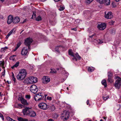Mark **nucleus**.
<instances>
[{"label":"nucleus","instance_id":"nucleus-1","mask_svg":"<svg viewBox=\"0 0 121 121\" xmlns=\"http://www.w3.org/2000/svg\"><path fill=\"white\" fill-rule=\"evenodd\" d=\"M32 40L30 38H28L25 40V44L26 47L23 48L21 52V54L23 56L26 55L28 52V49H30V44L32 42Z\"/></svg>","mask_w":121,"mask_h":121},{"label":"nucleus","instance_id":"nucleus-2","mask_svg":"<svg viewBox=\"0 0 121 121\" xmlns=\"http://www.w3.org/2000/svg\"><path fill=\"white\" fill-rule=\"evenodd\" d=\"M26 70L22 69L20 71L19 73L17 76V78L19 80H22L26 77Z\"/></svg>","mask_w":121,"mask_h":121},{"label":"nucleus","instance_id":"nucleus-3","mask_svg":"<svg viewBox=\"0 0 121 121\" xmlns=\"http://www.w3.org/2000/svg\"><path fill=\"white\" fill-rule=\"evenodd\" d=\"M44 96L42 93H39L35 95L34 97L35 100L36 101H40L43 99Z\"/></svg>","mask_w":121,"mask_h":121},{"label":"nucleus","instance_id":"nucleus-4","mask_svg":"<svg viewBox=\"0 0 121 121\" xmlns=\"http://www.w3.org/2000/svg\"><path fill=\"white\" fill-rule=\"evenodd\" d=\"M116 79L117 80L115 82L114 86L116 88L119 89L121 86V79L119 77H117Z\"/></svg>","mask_w":121,"mask_h":121},{"label":"nucleus","instance_id":"nucleus-5","mask_svg":"<svg viewBox=\"0 0 121 121\" xmlns=\"http://www.w3.org/2000/svg\"><path fill=\"white\" fill-rule=\"evenodd\" d=\"M30 90L33 93L35 94L38 91V89L36 86L33 84L30 87Z\"/></svg>","mask_w":121,"mask_h":121},{"label":"nucleus","instance_id":"nucleus-6","mask_svg":"<svg viewBox=\"0 0 121 121\" xmlns=\"http://www.w3.org/2000/svg\"><path fill=\"white\" fill-rule=\"evenodd\" d=\"M39 107L43 110H46L47 109V105L45 103H42L39 104L38 105Z\"/></svg>","mask_w":121,"mask_h":121},{"label":"nucleus","instance_id":"nucleus-7","mask_svg":"<svg viewBox=\"0 0 121 121\" xmlns=\"http://www.w3.org/2000/svg\"><path fill=\"white\" fill-rule=\"evenodd\" d=\"M30 109L29 107H26L23 110V113L24 115H28Z\"/></svg>","mask_w":121,"mask_h":121},{"label":"nucleus","instance_id":"nucleus-8","mask_svg":"<svg viewBox=\"0 0 121 121\" xmlns=\"http://www.w3.org/2000/svg\"><path fill=\"white\" fill-rule=\"evenodd\" d=\"M97 1L101 4L105 3L107 5H109L110 3V0H96Z\"/></svg>","mask_w":121,"mask_h":121},{"label":"nucleus","instance_id":"nucleus-9","mask_svg":"<svg viewBox=\"0 0 121 121\" xmlns=\"http://www.w3.org/2000/svg\"><path fill=\"white\" fill-rule=\"evenodd\" d=\"M18 99L21 101L22 103L25 105L27 106L28 105V103L27 102V100L23 98L22 97H19Z\"/></svg>","mask_w":121,"mask_h":121},{"label":"nucleus","instance_id":"nucleus-10","mask_svg":"<svg viewBox=\"0 0 121 121\" xmlns=\"http://www.w3.org/2000/svg\"><path fill=\"white\" fill-rule=\"evenodd\" d=\"M113 16L112 13L111 12H108L107 13H105V17L108 19H111L112 18Z\"/></svg>","mask_w":121,"mask_h":121},{"label":"nucleus","instance_id":"nucleus-11","mask_svg":"<svg viewBox=\"0 0 121 121\" xmlns=\"http://www.w3.org/2000/svg\"><path fill=\"white\" fill-rule=\"evenodd\" d=\"M30 81L29 82L30 84H32L36 82L37 81V78L31 76L30 77Z\"/></svg>","mask_w":121,"mask_h":121},{"label":"nucleus","instance_id":"nucleus-12","mask_svg":"<svg viewBox=\"0 0 121 121\" xmlns=\"http://www.w3.org/2000/svg\"><path fill=\"white\" fill-rule=\"evenodd\" d=\"M106 25L104 23H102L99 24L97 26L98 28L100 30H103L106 27Z\"/></svg>","mask_w":121,"mask_h":121},{"label":"nucleus","instance_id":"nucleus-13","mask_svg":"<svg viewBox=\"0 0 121 121\" xmlns=\"http://www.w3.org/2000/svg\"><path fill=\"white\" fill-rule=\"evenodd\" d=\"M13 17L12 15H10L9 16L7 21V23L9 24L12 22H13Z\"/></svg>","mask_w":121,"mask_h":121},{"label":"nucleus","instance_id":"nucleus-14","mask_svg":"<svg viewBox=\"0 0 121 121\" xmlns=\"http://www.w3.org/2000/svg\"><path fill=\"white\" fill-rule=\"evenodd\" d=\"M43 82L45 84H46L49 82L50 81V79L47 76L44 77L43 78Z\"/></svg>","mask_w":121,"mask_h":121},{"label":"nucleus","instance_id":"nucleus-15","mask_svg":"<svg viewBox=\"0 0 121 121\" xmlns=\"http://www.w3.org/2000/svg\"><path fill=\"white\" fill-rule=\"evenodd\" d=\"M69 55H71V56H73V57L74 58L72 59L73 60H74L75 61H77V59H76L75 58V57L74 56V53L72 52L71 50L69 49Z\"/></svg>","mask_w":121,"mask_h":121},{"label":"nucleus","instance_id":"nucleus-16","mask_svg":"<svg viewBox=\"0 0 121 121\" xmlns=\"http://www.w3.org/2000/svg\"><path fill=\"white\" fill-rule=\"evenodd\" d=\"M36 115V114L35 112L34 111L30 110L28 116L31 117H34Z\"/></svg>","mask_w":121,"mask_h":121},{"label":"nucleus","instance_id":"nucleus-17","mask_svg":"<svg viewBox=\"0 0 121 121\" xmlns=\"http://www.w3.org/2000/svg\"><path fill=\"white\" fill-rule=\"evenodd\" d=\"M90 37L92 38L93 37V39L95 40V42L99 44V41H98V40H99V39H97L96 40L95 39V38L96 37V36L95 34H94L92 35H89Z\"/></svg>","mask_w":121,"mask_h":121},{"label":"nucleus","instance_id":"nucleus-18","mask_svg":"<svg viewBox=\"0 0 121 121\" xmlns=\"http://www.w3.org/2000/svg\"><path fill=\"white\" fill-rule=\"evenodd\" d=\"M20 20L19 17H14L13 19V23L16 24L18 23L20 21Z\"/></svg>","mask_w":121,"mask_h":121},{"label":"nucleus","instance_id":"nucleus-19","mask_svg":"<svg viewBox=\"0 0 121 121\" xmlns=\"http://www.w3.org/2000/svg\"><path fill=\"white\" fill-rule=\"evenodd\" d=\"M63 117H64L65 119L67 120L69 117V113L68 112H65V114H64V116H62Z\"/></svg>","mask_w":121,"mask_h":121},{"label":"nucleus","instance_id":"nucleus-20","mask_svg":"<svg viewBox=\"0 0 121 121\" xmlns=\"http://www.w3.org/2000/svg\"><path fill=\"white\" fill-rule=\"evenodd\" d=\"M18 119L19 121H28L27 119L23 118L21 117L19 118Z\"/></svg>","mask_w":121,"mask_h":121},{"label":"nucleus","instance_id":"nucleus-21","mask_svg":"<svg viewBox=\"0 0 121 121\" xmlns=\"http://www.w3.org/2000/svg\"><path fill=\"white\" fill-rule=\"evenodd\" d=\"M101 83L105 87H106L107 85L105 80L104 79L102 81Z\"/></svg>","mask_w":121,"mask_h":121},{"label":"nucleus","instance_id":"nucleus-22","mask_svg":"<svg viewBox=\"0 0 121 121\" xmlns=\"http://www.w3.org/2000/svg\"><path fill=\"white\" fill-rule=\"evenodd\" d=\"M19 62H16L15 64L11 67V68L13 69L15 67H17L19 66Z\"/></svg>","mask_w":121,"mask_h":121},{"label":"nucleus","instance_id":"nucleus-23","mask_svg":"<svg viewBox=\"0 0 121 121\" xmlns=\"http://www.w3.org/2000/svg\"><path fill=\"white\" fill-rule=\"evenodd\" d=\"M113 74L111 72H109L108 73V77L112 78Z\"/></svg>","mask_w":121,"mask_h":121},{"label":"nucleus","instance_id":"nucleus-24","mask_svg":"<svg viewBox=\"0 0 121 121\" xmlns=\"http://www.w3.org/2000/svg\"><path fill=\"white\" fill-rule=\"evenodd\" d=\"M112 78L108 77V81L109 82L112 83L113 82Z\"/></svg>","mask_w":121,"mask_h":121},{"label":"nucleus","instance_id":"nucleus-25","mask_svg":"<svg viewBox=\"0 0 121 121\" xmlns=\"http://www.w3.org/2000/svg\"><path fill=\"white\" fill-rule=\"evenodd\" d=\"M42 20L41 17L40 16H38L36 18V20L37 21H41Z\"/></svg>","mask_w":121,"mask_h":121},{"label":"nucleus","instance_id":"nucleus-26","mask_svg":"<svg viewBox=\"0 0 121 121\" xmlns=\"http://www.w3.org/2000/svg\"><path fill=\"white\" fill-rule=\"evenodd\" d=\"M25 82H26L27 83H29V84H30V83L29 82L30 81V77L26 78L25 79Z\"/></svg>","mask_w":121,"mask_h":121},{"label":"nucleus","instance_id":"nucleus-27","mask_svg":"<svg viewBox=\"0 0 121 121\" xmlns=\"http://www.w3.org/2000/svg\"><path fill=\"white\" fill-rule=\"evenodd\" d=\"M8 48L6 47H5L4 48H1V51L2 52H4L5 51V50Z\"/></svg>","mask_w":121,"mask_h":121},{"label":"nucleus","instance_id":"nucleus-28","mask_svg":"<svg viewBox=\"0 0 121 121\" xmlns=\"http://www.w3.org/2000/svg\"><path fill=\"white\" fill-rule=\"evenodd\" d=\"M51 71L50 73H56V71L54 69H51Z\"/></svg>","mask_w":121,"mask_h":121},{"label":"nucleus","instance_id":"nucleus-29","mask_svg":"<svg viewBox=\"0 0 121 121\" xmlns=\"http://www.w3.org/2000/svg\"><path fill=\"white\" fill-rule=\"evenodd\" d=\"M74 56L75 57V58L77 59L76 57H77V58H78V59H80L81 58V57L79 55H78V53H76L75 54V55H74Z\"/></svg>","mask_w":121,"mask_h":121},{"label":"nucleus","instance_id":"nucleus-30","mask_svg":"<svg viewBox=\"0 0 121 121\" xmlns=\"http://www.w3.org/2000/svg\"><path fill=\"white\" fill-rule=\"evenodd\" d=\"M109 96L108 95L107 96H105V95L103 96V99L105 100H106L108 98H109Z\"/></svg>","mask_w":121,"mask_h":121},{"label":"nucleus","instance_id":"nucleus-31","mask_svg":"<svg viewBox=\"0 0 121 121\" xmlns=\"http://www.w3.org/2000/svg\"><path fill=\"white\" fill-rule=\"evenodd\" d=\"M50 110L52 111H54L55 109V106L54 105H52L50 107Z\"/></svg>","mask_w":121,"mask_h":121},{"label":"nucleus","instance_id":"nucleus-32","mask_svg":"<svg viewBox=\"0 0 121 121\" xmlns=\"http://www.w3.org/2000/svg\"><path fill=\"white\" fill-rule=\"evenodd\" d=\"M36 15L35 14V12H33V14L32 15V17H31V18L33 19L36 17Z\"/></svg>","mask_w":121,"mask_h":121},{"label":"nucleus","instance_id":"nucleus-33","mask_svg":"<svg viewBox=\"0 0 121 121\" xmlns=\"http://www.w3.org/2000/svg\"><path fill=\"white\" fill-rule=\"evenodd\" d=\"M93 0H86V2L87 4H89L91 3Z\"/></svg>","mask_w":121,"mask_h":121},{"label":"nucleus","instance_id":"nucleus-34","mask_svg":"<svg viewBox=\"0 0 121 121\" xmlns=\"http://www.w3.org/2000/svg\"><path fill=\"white\" fill-rule=\"evenodd\" d=\"M7 119L8 121H15L9 117H7Z\"/></svg>","mask_w":121,"mask_h":121},{"label":"nucleus","instance_id":"nucleus-35","mask_svg":"<svg viewBox=\"0 0 121 121\" xmlns=\"http://www.w3.org/2000/svg\"><path fill=\"white\" fill-rule=\"evenodd\" d=\"M58 115L56 114H54L52 115V117L54 118H56L58 117Z\"/></svg>","mask_w":121,"mask_h":121},{"label":"nucleus","instance_id":"nucleus-36","mask_svg":"<svg viewBox=\"0 0 121 121\" xmlns=\"http://www.w3.org/2000/svg\"><path fill=\"white\" fill-rule=\"evenodd\" d=\"M65 9V7L63 6H60V8L59 9H58L60 11L63 10Z\"/></svg>","mask_w":121,"mask_h":121},{"label":"nucleus","instance_id":"nucleus-37","mask_svg":"<svg viewBox=\"0 0 121 121\" xmlns=\"http://www.w3.org/2000/svg\"><path fill=\"white\" fill-rule=\"evenodd\" d=\"M60 48V47L59 46H57L55 48V50L58 52H59V48Z\"/></svg>","mask_w":121,"mask_h":121},{"label":"nucleus","instance_id":"nucleus-38","mask_svg":"<svg viewBox=\"0 0 121 121\" xmlns=\"http://www.w3.org/2000/svg\"><path fill=\"white\" fill-rule=\"evenodd\" d=\"M25 97L27 99H29L30 98V95H26Z\"/></svg>","mask_w":121,"mask_h":121},{"label":"nucleus","instance_id":"nucleus-39","mask_svg":"<svg viewBox=\"0 0 121 121\" xmlns=\"http://www.w3.org/2000/svg\"><path fill=\"white\" fill-rule=\"evenodd\" d=\"M88 70L89 71L92 72L93 71V69L91 67H89L88 68Z\"/></svg>","mask_w":121,"mask_h":121},{"label":"nucleus","instance_id":"nucleus-40","mask_svg":"<svg viewBox=\"0 0 121 121\" xmlns=\"http://www.w3.org/2000/svg\"><path fill=\"white\" fill-rule=\"evenodd\" d=\"M0 117H1V118H2V119L3 120H4V117L3 115L0 113Z\"/></svg>","mask_w":121,"mask_h":121},{"label":"nucleus","instance_id":"nucleus-41","mask_svg":"<svg viewBox=\"0 0 121 121\" xmlns=\"http://www.w3.org/2000/svg\"><path fill=\"white\" fill-rule=\"evenodd\" d=\"M47 99L49 100H51L52 99V98L51 97H50L48 96L47 97Z\"/></svg>","mask_w":121,"mask_h":121},{"label":"nucleus","instance_id":"nucleus-42","mask_svg":"<svg viewBox=\"0 0 121 121\" xmlns=\"http://www.w3.org/2000/svg\"><path fill=\"white\" fill-rule=\"evenodd\" d=\"M114 22V21H112L111 22H109V23L110 25H112L113 24Z\"/></svg>","mask_w":121,"mask_h":121},{"label":"nucleus","instance_id":"nucleus-43","mask_svg":"<svg viewBox=\"0 0 121 121\" xmlns=\"http://www.w3.org/2000/svg\"><path fill=\"white\" fill-rule=\"evenodd\" d=\"M115 32V30L114 29H113L112 30V34L113 33H114Z\"/></svg>","mask_w":121,"mask_h":121},{"label":"nucleus","instance_id":"nucleus-44","mask_svg":"<svg viewBox=\"0 0 121 121\" xmlns=\"http://www.w3.org/2000/svg\"><path fill=\"white\" fill-rule=\"evenodd\" d=\"M13 30H14V29H13L9 33L11 34L13 33Z\"/></svg>","mask_w":121,"mask_h":121},{"label":"nucleus","instance_id":"nucleus-45","mask_svg":"<svg viewBox=\"0 0 121 121\" xmlns=\"http://www.w3.org/2000/svg\"><path fill=\"white\" fill-rule=\"evenodd\" d=\"M27 20L26 19H25L24 20V21L22 22V23H24L25 22H26L27 21Z\"/></svg>","mask_w":121,"mask_h":121},{"label":"nucleus","instance_id":"nucleus-46","mask_svg":"<svg viewBox=\"0 0 121 121\" xmlns=\"http://www.w3.org/2000/svg\"><path fill=\"white\" fill-rule=\"evenodd\" d=\"M12 79L14 81V82H16V78L14 77L13 78H12Z\"/></svg>","mask_w":121,"mask_h":121},{"label":"nucleus","instance_id":"nucleus-47","mask_svg":"<svg viewBox=\"0 0 121 121\" xmlns=\"http://www.w3.org/2000/svg\"><path fill=\"white\" fill-rule=\"evenodd\" d=\"M21 44V43L20 42H19L17 44V46H18V47H19L20 45Z\"/></svg>","mask_w":121,"mask_h":121},{"label":"nucleus","instance_id":"nucleus-48","mask_svg":"<svg viewBox=\"0 0 121 121\" xmlns=\"http://www.w3.org/2000/svg\"><path fill=\"white\" fill-rule=\"evenodd\" d=\"M98 41H99V44H101L102 43H103V42L101 41L100 40H98Z\"/></svg>","mask_w":121,"mask_h":121},{"label":"nucleus","instance_id":"nucleus-49","mask_svg":"<svg viewBox=\"0 0 121 121\" xmlns=\"http://www.w3.org/2000/svg\"><path fill=\"white\" fill-rule=\"evenodd\" d=\"M18 106L19 107H20L21 108H22V107L23 106V105H22L21 104H18Z\"/></svg>","mask_w":121,"mask_h":121},{"label":"nucleus","instance_id":"nucleus-50","mask_svg":"<svg viewBox=\"0 0 121 121\" xmlns=\"http://www.w3.org/2000/svg\"><path fill=\"white\" fill-rule=\"evenodd\" d=\"M72 30H75V31H76L77 30V29L76 28H73L72 29Z\"/></svg>","mask_w":121,"mask_h":121},{"label":"nucleus","instance_id":"nucleus-51","mask_svg":"<svg viewBox=\"0 0 121 121\" xmlns=\"http://www.w3.org/2000/svg\"><path fill=\"white\" fill-rule=\"evenodd\" d=\"M12 78L14 77H14V74L13 72L12 73Z\"/></svg>","mask_w":121,"mask_h":121},{"label":"nucleus","instance_id":"nucleus-52","mask_svg":"<svg viewBox=\"0 0 121 121\" xmlns=\"http://www.w3.org/2000/svg\"><path fill=\"white\" fill-rule=\"evenodd\" d=\"M89 103V100H88L86 102V103L87 105H88Z\"/></svg>","mask_w":121,"mask_h":121},{"label":"nucleus","instance_id":"nucleus-53","mask_svg":"<svg viewBox=\"0 0 121 121\" xmlns=\"http://www.w3.org/2000/svg\"><path fill=\"white\" fill-rule=\"evenodd\" d=\"M7 82L8 83V84H10L11 83V82L10 81L9 82L8 81H7Z\"/></svg>","mask_w":121,"mask_h":121},{"label":"nucleus","instance_id":"nucleus-54","mask_svg":"<svg viewBox=\"0 0 121 121\" xmlns=\"http://www.w3.org/2000/svg\"><path fill=\"white\" fill-rule=\"evenodd\" d=\"M48 121H53L52 120V119H49V120H48Z\"/></svg>","mask_w":121,"mask_h":121},{"label":"nucleus","instance_id":"nucleus-55","mask_svg":"<svg viewBox=\"0 0 121 121\" xmlns=\"http://www.w3.org/2000/svg\"><path fill=\"white\" fill-rule=\"evenodd\" d=\"M0 18L1 19H3V17L2 16H0Z\"/></svg>","mask_w":121,"mask_h":121},{"label":"nucleus","instance_id":"nucleus-56","mask_svg":"<svg viewBox=\"0 0 121 121\" xmlns=\"http://www.w3.org/2000/svg\"><path fill=\"white\" fill-rule=\"evenodd\" d=\"M3 62L2 61H0V65H1L3 63Z\"/></svg>","mask_w":121,"mask_h":121},{"label":"nucleus","instance_id":"nucleus-57","mask_svg":"<svg viewBox=\"0 0 121 121\" xmlns=\"http://www.w3.org/2000/svg\"><path fill=\"white\" fill-rule=\"evenodd\" d=\"M1 66H4V62L3 61V63L2 64Z\"/></svg>","mask_w":121,"mask_h":121},{"label":"nucleus","instance_id":"nucleus-58","mask_svg":"<svg viewBox=\"0 0 121 121\" xmlns=\"http://www.w3.org/2000/svg\"><path fill=\"white\" fill-rule=\"evenodd\" d=\"M5 74L4 72H3L2 73V76H4Z\"/></svg>","mask_w":121,"mask_h":121},{"label":"nucleus","instance_id":"nucleus-59","mask_svg":"<svg viewBox=\"0 0 121 121\" xmlns=\"http://www.w3.org/2000/svg\"><path fill=\"white\" fill-rule=\"evenodd\" d=\"M17 48H15V49L13 50V51L14 52L15 51L17 50Z\"/></svg>","mask_w":121,"mask_h":121},{"label":"nucleus","instance_id":"nucleus-60","mask_svg":"<svg viewBox=\"0 0 121 121\" xmlns=\"http://www.w3.org/2000/svg\"><path fill=\"white\" fill-rule=\"evenodd\" d=\"M60 0H54L56 2H58V1H60Z\"/></svg>","mask_w":121,"mask_h":121},{"label":"nucleus","instance_id":"nucleus-61","mask_svg":"<svg viewBox=\"0 0 121 121\" xmlns=\"http://www.w3.org/2000/svg\"><path fill=\"white\" fill-rule=\"evenodd\" d=\"M13 56H11L10 57V58H12V60H13L14 59L13 58Z\"/></svg>","mask_w":121,"mask_h":121},{"label":"nucleus","instance_id":"nucleus-62","mask_svg":"<svg viewBox=\"0 0 121 121\" xmlns=\"http://www.w3.org/2000/svg\"><path fill=\"white\" fill-rule=\"evenodd\" d=\"M11 34L9 33L8 34H7V35H8L9 36Z\"/></svg>","mask_w":121,"mask_h":121},{"label":"nucleus","instance_id":"nucleus-63","mask_svg":"<svg viewBox=\"0 0 121 121\" xmlns=\"http://www.w3.org/2000/svg\"><path fill=\"white\" fill-rule=\"evenodd\" d=\"M103 118L104 119L106 120L107 118V117H104Z\"/></svg>","mask_w":121,"mask_h":121},{"label":"nucleus","instance_id":"nucleus-64","mask_svg":"<svg viewBox=\"0 0 121 121\" xmlns=\"http://www.w3.org/2000/svg\"><path fill=\"white\" fill-rule=\"evenodd\" d=\"M41 1L44 2L46 0H40Z\"/></svg>","mask_w":121,"mask_h":121}]
</instances>
